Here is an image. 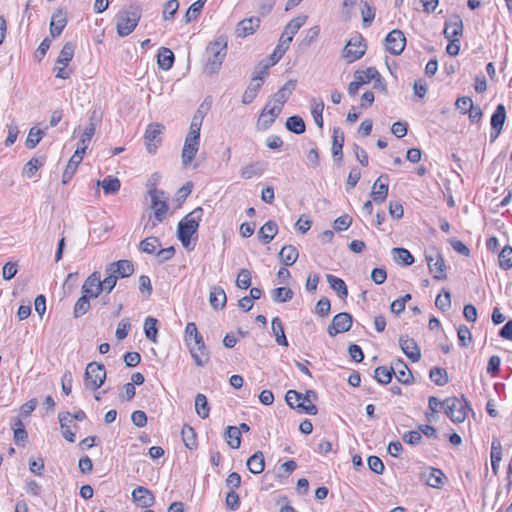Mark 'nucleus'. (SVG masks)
I'll use <instances>...</instances> for the list:
<instances>
[{
	"instance_id": "79ce46f5",
	"label": "nucleus",
	"mask_w": 512,
	"mask_h": 512,
	"mask_svg": "<svg viewBox=\"0 0 512 512\" xmlns=\"http://www.w3.org/2000/svg\"><path fill=\"white\" fill-rule=\"evenodd\" d=\"M75 44L72 42H67L61 49L59 56L57 58V64H61L63 66H67L69 62L72 60L75 53Z\"/></svg>"
},
{
	"instance_id": "6e6552de",
	"label": "nucleus",
	"mask_w": 512,
	"mask_h": 512,
	"mask_svg": "<svg viewBox=\"0 0 512 512\" xmlns=\"http://www.w3.org/2000/svg\"><path fill=\"white\" fill-rule=\"evenodd\" d=\"M366 44L364 43V39L361 36H356L351 38L343 49V58L347 60L348 63H352L365 54Z\"/></svg>"
},
{
	"instance_id": "a878e982",
	"label": "nucleus",
	"mask_w": 512,
	"mask_h": 512,
	"mask_svg": "<svg viewBox=\"0 0 512 512\" xmlns=\"http://www.w3.org/2000/svg\"><path fill=\"white\" fill-rule=\"evenodd\" d=\"M227 297L224 289L220 286H213L210 289L209 293V303L210 305L218 310L223 309L226 305Z\"/></svg>"
},
{
	"instance_id": "bf43d9fd",
	"label": "nucleus",
	"mask_w": 512,
	"mask_h": 512,
	"mask_svg": "<svg viewBox=\"0 0 512 512\" xmlns=\"http://www.w3.org/2000/svg\"><path fill=\"white\" fill-rule=\"evenodd\" d=\"M323 110H324V103L322 100H313V105H312V108H311V114L314 118V122L315 124L319 127V128H322L323 127V117H322V113H323Z\"/></svg>"
},
{
	"instance_id": "864d4df0",
	"label": "nucleus",
	"mask_w": 512,
	"mask_h": 512,
	"mask_svg": "<svg viewBox=\"0 0 512 512\" xmlns=\"http://www.w3.org/2000/svg\"><path fill=\"white\" fill-rule=\"evenodd\" d=\"M89 297L86 295H82L75 303L73 309V315L75 318L82 317L85 315L90 309V301Z\"/></svg>"
},
{
	"instance_id": "ddd939ff",
	"label": "nucleus",
	"mask_w": 512,
	"mask_h": 512,
	"mask_svg": "<svg viewBox=\"0 0 512 512\" xmlns=\"http://www.w3.org/2000/svg\"><path fill=\"white\" fill-rule=\"evenodd\" d=\"M406 44V38L402 31L395 29L392 30L386 37V47L394 55H399L403 52Z\"/></svg>"
},
{
	"instance_id": "603ef678",
	"label": "nucleus",
	"mask_w": 512,
	"mask_h": 512,
	"mask_svg": "<svg viewBox=\"0 0 512 512\" xmlns=\"http://www.w3.org/2000/svg\"><path fill=\"white\" fill-rule=\"evenodd\" d=\"M429 377L438 386L448 383V374L444 368L434 367L430 370Z\"/></svg>"
},
{
	"instance_id": "37998d69",
	"label": "nucleus",
	"mask_w": 512,
	"mask_h": 512,
	"mask_svg": "<svg viewBox=\"0 0 512 512\" xmlns=\"http://www.w3.org/2000/svg\"><path fill=\"white\" fill-rule=\"evenodd\" d=\"M293 291L288 287H278L271 291L272 300L276 303H284L293 298Z\"/></svg>"
},
{
	"instance_id": "a19ab883",
	"label": "nucleus",
	"mask_w": 512,
	"mask_h": 512,
	"mask_svg": "<svg viewBox=\"0 0 512 512\" xmlns=\"http://www.w3.org/2000/svg\"><path fill=\"white\" fill-rule=\"evenodd\" d=\"M203 114L198 110L191 121L189 132L186 137L200 140V130L203 121Z\"/></svg>"
},
{
	"instance_id": "1a4fd4ad",
	"label": "nucleus",
	"mask_w": 512,
	"mask_h": 512,
	"mask_svg": "<svg viewBox=\"0 0 512 512\" xmlns=\"http://www.w3.org/2000/svg\"><path fill=\"white\" fill-rule=\"evenodd\" d=\"M426 261L429 272L436 280H444L447 278L446 265L442 255L434 250L431 254H426Z\"/></svg>"
},
{
	"instance_id": "0eeeda50",
	"label": "nucleus",
	"mask_w": 512,
	"mask_h": 512,
	"mask_svg": "<svg viewBox=\"0 0 512 512\" xmlns=\"http://www.w3.org/2000/svg\"><path fill=\"white\" fill-rule=\"evenodd\" d=\"M164 126L159 123H151L147 126L144 134L145 146L150 154H155L158 147L161 145V134Z\"/></svg>"
},
{
	"instance_id": "f3484780",
	"label": "nucleus",
	"mask_w": 512,
	"mask_h": 512,
	"mask_svg": "<svg viewBox=\"0 0 512 512\" xmlns=\"http://www.w3.org/2000/svg\"><path fill=\"white\" fill-rule=\"evenodd\" d=\"M133 501L143 508L151 507L155 503V497L153 493L144 486H137L132 491Z\"/></svg>"
},
{
	"instance_id": "9d476101",
	"label": "nucleus",
	"mask_w": 512,
	"mask_h": 512,
	"mask_svg": "<svg viewBox=\"0 0 512 512\" xmlns=\"http://www.w3.org/2000/svg\"><path fill=\"white\" fill-rule=\"evenodd\" d=\"M352 316L349 313L341 312L336 314L331 324L328 326L327 332L330 336L334 337L339 333L347 332L352 326Z\"/></svg>"
},
{
	"instance_id": "c85d7f7f",
	"label": "nucleus",
	"mask_w": 512,
	"mask_h": 512,
	"mask_svg": "<svg viewBox=\"0 0 512 512\" xmlns=\"http://www.w3.org/2000/svg\"><path fill=\"white\" fill-rule=\"evenodd\" d=\"M392 367L395 371L393 375L396 376L397 380L402 384H410L413 380L411 372L408 370L407 365L401 359H397L393 362Z\"/></svg>"
},
{
	"instance_id": "49530a36",
	"label": "nucleus",
	"mask_w": 512,
	"mask_h": 512,
	"mask_svg": "<svg viewBox=\"0 0 512 512\" xmlns=\"http://www.w3.org/2000/svg\"><path fill=\"white\" fill-rule=\"evenodd\" d=\"M394 373L395 371L392 366L390 368L379 366L374 371V378L380 384H388L391 382Z\"/></svg>"
},
{
	"instance_id": "0e129e2a",
	"label": "nucleus",
	"mask_w": 512,
	"mask_h": 512,
	"mask_svg": "<svg viewBox=\"0 0 512 512\" xmlns=\"http://www.w3.org/2000/svg\"><path fill=\"white\" fill-rule=\"evenodd\" d=\"M159 245V239L157 237L150 236L140 242V250L147 254H153Z\"/></svg>"
},
{
	"instance_id": "39448f33",
	"label": "nucleus",
	"mask_w": 512,
	"mask_h": 512,
	"mask_svg": "<svg viewBox=\"0 0 512 512\" xmlns=\"http://www.w3.org/2000/svg\"><path fill=\"white\" fill-rule=\"evenodd\" d=\"M106 379V370L104 365L91 362L85 370L84 385L87 389L95 391L102 386Z\"/></svg>"
},
{
	"instance_id": "cd10ccee",
	"label": "nucleus",
	"mask_w": 512,
	"mask_h": 512,
	"mask_svg": "<svg viewBox=\"0 0 512 512\" xmlns=\"http://www.w3.org/2000/svg\"><path fill=\"white\" fill-rule=\"evenodd\" d=\"M83 156L81 153L75 151L70 160L68 161L66 168L63 172L62 183L67 184L74 176L78 165L82 162Z\"/></svg>"
},
{
	"instance_id": "774afa93",
	"label": "nucleus",
	"mask_w": 512,
	"mask_h": 512,
	"mask_svg": "<svg viewBox=\"0 0 512 512\" xmlns=\"http://www.w3.org/2000/svg\"><path fill=\"white\" fill-rule=\"evenodd\" d=\"M459 344L462 347H466L472 340V334L469 328L465 325H461L457 331Z\"/></svg>"
},
{
	"instance_id": "dca6fc26",
	"label": "nucleus",
	"mask_w": 512,
	"mask_h": 512,
	"mask_svg": "<svg viewBox=\"0 0 512 512\" xmlns=\"http://www.w3.org/2000/svg\"><path fill=\"white\" fill-rule=\"evenodd\" d=\"M306 20H307L306 16H298V17L290 20L287 23V25L285 26V28L280 36V40L286 41V44L290 45V43L293 40V37L295 36V34H297L299 29L305 24Z\"/></svg>"
},
{
	"instance_id": "4be33fe9",
	"label": "nucleus",
	"mask_w": 512,
	"mask_h": 512,
	"mask_svg": "<svg viewBox=\"0 0 512 512\" xmlns=\"http://www.w3.org/2000/svg\"><path fill=\"white\" fill-rule=\"evenodd\" d=\"M426 484L432 488L440 489L447 481V477L441 469L429 467L424 473Z\"/></svg>"
},
{
	"instance_id": "412c9836",
	"label": "nucleus",
	"mask_w": 512,
	"mask_h": 512,
	"mask_svg": "<svg viewBox=\"0 0 512 512\" xmlns=\"http://www.w3.org/2000/svg\"><path fill=\"white\" fill-rule=\"evenodd\" d=\"M199 141L200 140L192 139V138H188V137L185 138L184 146L182 149V155H181L183 166H185V167L188 166L192 162V160L195 158L196 153L198 152V149H199Z\"/></svg>"
},
{
	"instance_id": "473e14b6",
	"label": "nucleus",
	"mask_w": 512,
	"mask_h": 512,
	"mask_svg": "<svg viewBox=\"0 0 512 512\" xmlns=\"http://www.w3.org/2000/svg\"><path fill=\"white\" fill-rule=\"evenodd\" d=\"M271 329L275 335L276 343L281 346H288V341L284 332V325L279 317H274L272 319Z\"/></svg>"
},
{
	"instance_id": "72a5a7b5",
	"label": "nucleus",
	"mask_w": 512,
	"mask_h": 512,
	"mask_svg": "<svg viewBox=\"0 0 512 512\" xmlns=\"http://www.w3.org/2000/svg\"><path fill=\"white\" fill-rule=\"evenodd\" d=\"M157 63L163 70H169L174 63V53L166 47H161L157 54Z\"/></svg>"
},
{
	"instance_id": "ea45409f",
	"label": "nucleus",
	"mask_w": 512,
	"mask_h": 512,
	"mask_svg": "<svg viewBox=\"0 0 512 512\" xmlns=\"http://www.w3.org/2000/svg\"><path fill=\"white\" fill-rule=\"evenodd\" d=\"M225 439L232 449H238L241 444L240 428L228 426L225 432Z\"/></svg>"
},
{
	"instance_id": "13d9d810",
	"label": "nucleus",
	"mask_w": 512,
	"mask_h": 512,
	"mask_svg": "<svg viewBox=\"0 0 512 512\" xmlns=\"http://www.w3.org/2000/svg\"><path fill=\"white\" fill-rule=\"evenodd\" d=\"M179 8L178 0H169L165 3L164 9L162 12V18L164 21H171L174 19L175 14L177 13Z\"/></svg>"
},
{
	"instance_id": "20e7f679",
	"label": "nucleus",
	"mask_w": 512,
	"mask_h": 512,
	"mask_svg": "<svg viewBox=\"0 0 512 512\" xmlns=\"http://www.w3.org/2000/svg\"><path fill=\"white\" fill-rule=\"evenodd\" d=\"M442 407L445 414L454 423H462L467 417L468 403L461 401L457 397H448L442 401Z\"/></svg>"
},
{
	"instance_id": "5701e85b",
	"label": "nucleus",
	"mask_w": 512,
	"mask_h": 512,
	"mask_svg": "<svg viewBox=\"0 0 512 512\" xmlns=\"http://www.w3.org/2000/svg\"><path fill=\"white\" fill-rule=\"evenodd\" d=\"M463 22L459 16L445 23L444 36L447 40H459L462 35Z\"/></svg>"
},
{
	"instance_id": "a211bd4d",
	"label": "nucleus",
	"mask_w": 512,
	"mask_h": 512,
	"mask_svg": "<svg viewBox=\"0 0 512 512\" xmlns=\"http://www.w3.org/2000/svg\"><path fill=\"white\" fill-rule=\"evenodd\" d=\"M260 26L259 17L245 18L237 24L236 35L238 37L245 38L252 35Z\"/></svg>"
},
{
	"instance_id": "de8ad7c7",
	"label": "nucleus",
	"mask_w": 512,
	"mask_h": 512,
	"mask_svg": "<svg viewBox=\"0 0 512 512\" xmlns=\"http://www.w3.org/2000/svg\"><path fill=\"white\" fill-rule=\"evenodd\" d=\"M181 435L183 443L187 448L193 449L197 446L196 433L191 426L185 424L182 427Z\"/></svg>"
},
{
	"instance_id": "e433bc0d",
	"label": "nucleus",
	"mask_w": 512,
	"mask_h": 512,
	"mask_svg": "<svg viewBox=\"0 0 512 512\" xmlns=\"http://www.w3.org/2000/svg\"><path fill=\"white\" fill-rule=\"evenodd\" d=\"M326 280L330 287L335 290L341 299H345L348 295V289L345 282L332 274L326 275Z\"/></svg>"
},
{
	"instance_id": "f8f14e48",
	"label": "nucleus",
	"mask_w": 512,
	"mask_h": 512,
	"mask_svg": "<svg viewBox=\"0 0 512 512\" xmlns=\"http://www.w3.org/2000/svg\"><path fill=\"white\" fill-rule=\"evenodd\" d=\"M97 120H98L97 112L93 111L90 116V119H89V124L85 128V130L82 134V137L77 144L76 151L81 153L82 155L85 154L86 149L88 148V145H89L93 135L95 134Z\"/></svg>"
},
{
	"instance_id": "e2e57ef3",
	"label": "nucleus",
	"mask_w": 512,
	"mask_h": 512,
	"mask_svg": "<svg viewBox=\"0 0 512 512\" xmlns=\"http://www.w3.org/2000/svg\"><path fill=\"white\" fill-rule=\"evenodd\" d=\"M361 15L364 27H369L375 18V8L364 2L361 7Z\"/></svg>"
},
{
	"instance_id": "2f4dec72",
	"label": "nucleus",
	"mask_w": 512,
	"mask_h": 512,
	"mask_svg": "<svg viewBox=\"0 0 512 512\" xmlns=\"http://www.w3.org/2000/svg\"><path fill=\"white\" fill-rule=\"evenodd\" d=\"M247 468L253 474H260L265 468V459L261 451H257L247 460Z\"/></svg>"
},
{
	"instance_id": "aec40b11",
	"label": "nucleus",
	"mask_w": 512,
	"mask_h": 512,
	"mask_svg": "<svg viewBox=\"0 0 512 512\" xmlns=\"http://www.w3.org/2000/svg\"><path fill=\"white\" fill-rule=\"evenodd\" d=\"M296 87V80L287 81L270 99L273 103L283 108Z\"/></svg>"
},
{
	"instance_id": "f704fd0d",
	"label": "nucleus",
	"mask_w": 512,
	"mask_h": 512,
	"mask_svg": "<svg viewBox=\"0 0 512 512\" xmlns=\"http://www.w3.org/2000/svg\"><path fill=\"white\" fill-rule=\"evenodd\" d=\"M265 166L261 162L250 163L241 168L240 175L243 179L248 180L254 176H260L264 173Z\"/></svg>"
},
{
	"instance_id": "2eb2a0df",
	"label": "nucleus",
	"mask_w": 512,
	"mask_h": 512,
	"mask_svg": "<svg viewBox=\"0 0 512 512\" xmlns=\"http://www.w3.org/2000/svg\"><path fill=\"white\" fill-rule=\"evenodd\" d=\"M105 272H111L117 275V278H125L133 274L134 265L130 260H118L108 264L105 268Z\"/></svg>"
},
{
	"instance_id": "c9c22d12",
	"label": "nucleus",
	"mask_w": 512,
	"mask_h": 512,
	"mask_svg": "<svg viewBox=\"0 0 512 512\" xmlns=\"http://www.w3.org/2000/svg\"><path fill=\"white\" fill-rule=\"evenodd\" d=\"M298 256V250L293 245H285L279 252V257L286 266L293 265L297 261Z\"/></svg>"
},
{
	"instance_id": "f03ea898",
	"label": "nucleus",
	"mask_w": 512,
	"mask_h": 512,
	"mask_svg": "<svg viewBox=\"0 0 512 512\" xmlns=\"http://www.w3.org/2000/svg\"><path fill=\"white\" fill-rule=\"evenodd\" d=\"M202 216L203 209L197 207L178 223L177 237L186 249L190 246L192 236L197 233Z\"/></svg>"
},
{
	"instance_id": "052dcab7",
	"label": "nucleus",
	"mask_w": 512,
	"mask_h": 512,
	"mask_svg": "<svg viewBox=\"0 0 512 512\" xmlns=\"http://www.w3.org/2000/svg\"><path fill=\"white\" fill-rule=\"evenodd\" d=\"M499 265L502 269L508 270L512 268V247L505 246L499 254Z\"/></svg>"
},
{
	"instance_id": "4c0bfd02",
	"label": "nucleus",
	"mask_w": 512,
	"mask_h": 512,
	"mask_svg": "<svg viewBox=\"0 0 512 512\" xmlns=\"http://www.w3.org/2000/svg\"><path fill=\"white\" fill-rule=\"evenodd\" d=\"M195 411L201 419L209 417L210 407L207 397L204 394L198 393L195 397Z\"/></svg>"
},
{
	"instance_id": "09e8293b",
	"label": "nucleus",
	"mask_w": 512,
	"mask_h": 512,
	"mask_svg": "<svg viewBox=\"0 0 512 512\" xmlns=\"http://www.w3.org/2000/svg\"><path fill=\"white\" fill-rule=\"evenodd\" d=\"M207 0H197L196 2L192 3L188 10L186 11L184 15V22L185 24L190 23L192 20H195L200 15V12Z\"/></svg>"
},
{
	"instance_id": "c03bdc74",
	"label": "nucleus",
	"mask_w": 512,
	"mask_h": 512,
	"mask_svg": "<svg viewBox=\"0 0 512 512\" xmlns=\"http://www.w3.org/2000/svg\"><path fill=\"white\" fill-rule=\"evenodd\" d=\"M285 126L287 130L295 134H302L305 132V122L300 116L295 115L288 117Z\"/></svg>"
},
{
	"instance_id": "c756f323",
	"label": "nucleus",
	"mask_w": 512,
	"mask_h": 512,
	"mask_svg": "<svg viewBox=\"0 0 512 512\" xmlns=\"http://www.w3.org/2000/svg\"><path fill=\"white\" fill-rule=\"evenodd\" d=\"M506 120V109L503 104H498L494 113L491 116L492 130L500 134Z\"/></svg>"
},
{
	"instance_id": "5fc2aeb1",
	"label": "nucleus",
	"mask_w": 512,
	"mask_h": 512,
	"mask_svg": "<svg viewBox=\"0 0 512 512\" xmlns=\"http://www.w3.org/2000/svg\"><path fill=\"white\" fill-rule=\"evenodd\" d=\"M98 185H101L105 194H114L120 189L119 179L112 176L105 178L102 182L98 181Z\"/></svg>"
},
{
	"instance_id": "680f3d73",
	"label": "nucleus",
	"mask_w": 512,
	"mask_h": 512,
	"mask_svg": "<svg viewBox=\"0 0 512 512\" xmlns=\"http://www.w3.org/2000/svg\"><path fill=\"white\" fill-rule=\"evenodd\" d=\"M106 274L107 276L103 280L100 278L99 286L101 287V292L109 294L115 288L118 278L117 275L111 272H106Z\"/></svg>"
},
{
	"instance_id": "338daca9",
	"label": "nucleus",
	"mask_w": 512,
	"mask_h": 512,
	"mask_svg": "<svg viewBox=\"0 0 512 512\" xmlns=\"http://www.w3.org/2000/svg\"><path fill=\"white\" fill-rule=\"evenodd\" d=\"M131 328V323L129 318H123L117 325L115 336L118 340H123L127 337L128 332Z\"/></svg>"
},
{
	"instance_id": "4d7b16f0",
	"label": "nucleus",
	"mask_w": 512,
	"mask_h": 512,
	"mask_svg": "<svg viewBox=\"0 0 512 512\" xmlns=\"http://www.w3.org/2000/svg\"><path fill=\"white\" fill-rule=\"evenodd\" d=\"M261 85L262 84L260 82H253L252 80L244 91L242 102L244 104H250L256 98Z\"/></svg>"
},
{
	"instance_id": "6ab92c4d",
	"label": "nucleus",
	"mask_w": 512,
	"mask_h": 512,
	"mask_svg": "<svg viewBox=\"0 0 512 512\" xmlns=\"http://www.w3.org/2000/svg\"><path fill=\"white\" fill-rule=\"evenodd\" d=\"M399 345L403 353L412 361L417 362L421 357V352L416 342L408 337H400Z\"/></svg>"
},
{
	"instance_id": "7c9ffc66",
	"label": "nucleus",
	"mask_w": 512,
	"mask_h": 512,
	"mask_svg": "<svg viewBox=\"0 0 512 512\" xmlns=\"http://www.w3.org/2000/svg\"><path fill=\"white\" fill-rule=\"evenodd\" d=\"M278 232V226L274 221L266 222L258 231L259 238L264 244L270 243Z\"/></svg>"
},
{
	"instance_id": "69168bd1",
	"label": "nucleus",
	"mask_w": 512,
	"mask_h": 512,
	"mask_svg": "<svg viewBox=\"0 0 512 512\" xmlns=\"http://www.w3.org/2000/svg\"><path fill=\"white\" fill-rule=\"evenodd\" d=\"M236 285L240 289H248L251 285V273L248 269H241L237 278Z\"/></svg>"
},
{
	"instance_id": "3c124183",
	"label": "nucleus",
	"mask_w": 512,
	"mask_h": 512,
	"mask_svg": "<svg viewBox=\"0 0 512 512\" xmlns=\"http://www.w3.org/2000/svg\"><path fill=\"white\" fill-rule=\"evenodd\" d=\"M157 319L153 317H147L144 321V331L147 339H149L152 342H156L157 340Z\"/></svg>"
},
{
	"instance_id": "4468645a",
	"label": "nucleus",
	"mask_w": 512,
	"mask_h": 512,
	"mask_svg": "<svg viewBox=\"0 0 512 512\" xmlns=\"http://www.w3.org/2000/svg\"><path fill=\"white\" fill-rule=\"evenodd\" d=\"M100 283V272L94 271L84 281L81 292L82 295H86L89 298H97L102 292Z\"/></svg>"
},
{
	"instance_id": "423d86ee",
	"label": "nucleus",
	"mask_w": 512,
	"mask_h": 512,
	"mask_svg": "<svg viewBox=\"0 0 512 512\" xmlns=\"http://www.w3.org/2000/svg\"><path fill=\"white\" fill-rule=\"evenodd\" d=\"M151 197V209L154 211L155 221L152 223V228L158 223H161L167 214L168 204L167 197L163 191L153 189L149 191Z\"/></svg>"
},
{
	"instance_id": "8fccbe9b",
	"label": "nucleus",
	"mask_w": 512,
	"mask_h": 512,
	"mask_svg": "<svg viewBox=\"0 0 512 512\" xmlns=\"http://www.w3.org/2000/svg\"><path fill=\"white\" fill-rule=\"evenodd\" d=\"M379 77V72L374 67H369L366 70L356 71L354 78L357 79L362 85L367 84Z\"/></svg>"
},
{
	"instance_id": "f257e3e1",
	"label": "nucleus",
	"mask_w": 512,
	"mask_h": 512,
	"mask_svg": "<svg viewBox=\"0 0 512 512\" xmlns=\"http://www.w3.org/2000/svg\"><path fill=\"white\" fill-rule=\"evenodd\" d=\"M227 55V37L219 36L206 47V63L204 71L213 75L218 73Z\"/></svg>"
},
{
	"instance_id": "7ed1b4c3",
	"label": "nucleus",
	"mask_w": 512,
	"mask_h": 512,
	"mask_svg": "<svg viewBox=\"0 0 512 512\" xmlns=\"http://www.w3.org/2000/svg\"><path fill=\"white\" fill-rule=\"evenodd\" d=\"M141 19V9L123 10L116 15V30L120 37L130 35Z\"/></svg>"
},
{
	"instance_id": "6e6d98bb",
	"label": "nucleus",
	"mask_w": 512,
	"mask_h": 512,
	"mask_svg": "<svg viewBox=\"0 0 512 512\" xmlns=\"http://www.w3.org/2000/svg\"><path fill=\"white\" fill-rule=\"evenodd\" d=\"M44 135V131L41 129H37L36 127H32L28 133V136L25 141V145L28 149L35 148L38 143L41 141Z\"/></svg>"
},
{
	"instance_id": "393cba45",
	"label": "nucleus",
	"mask_w": 512,
	"mask_h": 512,
	"mask_svg": "<svg viewBox=\"0 0 512 512\" xmlns=\"http://www.w3.org/2000/svg\"><path fill=\"white\" fill-rule=\"evenodd\" d=\"M185 344L189 348L190 346H202L203 347V336L199 333L197 326L194 322H189L185 328Z\"/></svg>"
},
{
	"instance_id": "b1692460",
	"label": "nucleus",
	"mask_w": 512,
	"mask_h": 512,
	"mask_svg": "<svg viewBox=\"0 0 512 512\" xmlns=\"http://www.w3.org/2000/svg\"><path fill=\"white\" fill-rule=\"evenodd\" d=\"M67 24V17L64 11L57 10L53 13L50 22V35L52 38H57L61 35Z\"/></svg>"
},
{
	"instance_id": "a18cd8bd",
	"label": "nucleus",
	"mask_w": 512,
	"mask_h": 512,
	"mask_svg": "<svg viewBox=\"0 0 512 512\" xmlns=\"http://www.w3.org/2000/svg\"><path fill=\"white\" fill-rule=\"evenodd\" d=\"M391 253L396 262L402 263L405 266H409L414 262L412 254L405 248H393Z\"/></svg>"
},
{
	"instance_id": "9b49d317",
	"label": "nucleus",
	"mask_w": 512,
	"mask_h": 512,
	"mask_svg": "<svg viewBox=\"0 0 512 512\" xmlns=\"http://www.w3.org/2000/svg\"><path fill=\"white\" fill-rule=\"evenodd\" d=\"M389 176L380 175L372 185L371 197L376 203H383L388 196Z\"/></svg>"
},
{
	"instance_id": "58836bf2",
	"label": "nucleus",
	"mask_w": 512,
	"mask_h": 512,
	"mask_svg": "<svg viewBox=\"0 0 512 512\" xmlns=\"http://www.w3.org/2000/svg\"><path fill=\"white\" fill-rule=\"evenodd\" d=\"M333 141H332V155L334 158L338 157L339 160L342 159V149L344 143V135L341 132L340 128H334L333 130Z\"/></svg>"
},
{
	"instance_id": "bb28decb",
	"label": "nucleus",
	"mask_w": 512,
	"mask_h": 512,
	"mask_svg": "<svg viewBox=\"0 0 512 512\" xmlns=\"http://www.w3.org/2000/svg\"><path fill=\"white\" fill-rule=\"evenodd\" d=\"M188 349L197 366L203 367L209 362L210 354L207 347L205 346V343H203V347L200 345H193L190 346Z\"/></svg>"
}]
</instances>
